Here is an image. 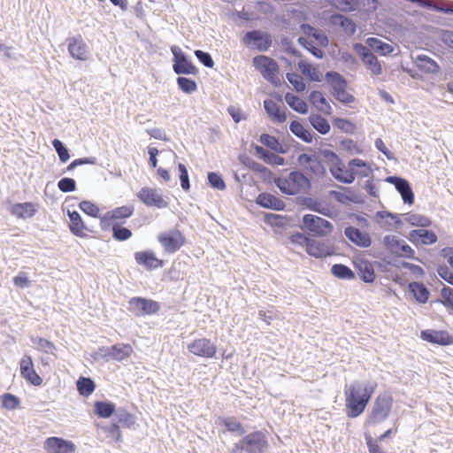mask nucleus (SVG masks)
I'll return each mask as SVG.
<instances>
[{"label": "nucleus", "instance_id": "f257e3e1", "mask_svg": "<svg viewBox=\"0 0 453 453\" xmlns=\"http://www.w3.org/2000/svg\"><path fill=\"white\" fill-rule=\"evenodd\" d=\"M377 388L375 382L353 381L344 388V411L349 418L361 416Z\"/></svg>", "mask_w": 453, "mask_h": 453}, {"label": "nucleus", "instance_id": "f03ea898", "mask_svg": "<svg viewBox=\"0 0 453 453\" xmlns=\"http://www.w3.org/2000/svg\"><path fill=\"white\" fill-rule=\"evenodd\" d=\"M393 403L394 399L391 394L388 392L379 394L366 417L365 426H374L387 420L391 414Z\"/></svg>", "mask_w": 453, "mask_h": 453}, {"label": "nucleus", "instance_id": "7ed1b4c3", "mask_svg": "<svg viewBox=\"0 0 453 453\" xmlns=\"http://www.w3.org/2000/svg\"><path fill=\"white\" fill-rule=\"evenodd\" d=\"M268 448V441L261 431L252 432L235 443L231 453H264Z\"/></svg>", "mask_w": 453, "mask_h": 453}, {"label": "nucleus", "instance_id": "20e7f679", "mask_svg": "<svg viewBox=\"0 0 453 453\" xmlns=\"http://www.w3.org/2000/svg\"><path fill=\"white\" fill-rule=\"evenodd\" d=\"M302 228L312 236L326 237L332 234L334 226L331 222L319 216L305 214L303 217Z\"/></svg>", "mask_w": 453, "mask_h": 453}, {"label": "nucleus", "instance_id": "39448f33", "mask_svg": "<svg viewBox=\"0 0 453 453\" xmlns=\"http://www.w3.org/2000/svg\"><path fill=\"white\" fill-rule=\"evenodd\" d=\"M276 185L284 194L297 195L309 186V180L301 173L292 172L288 177L276 180Z\"/></svg>", "mask_w": 453, "mask_h": 453}, {"label": "nucleus", "instance_id": "423d86ee", "mask_svg": "<svg viewBox=\"0 0 453 453\" xmlns=\"http://www.w3.org/2000/svg\"><path fill=\"white\" fill-rule=\"evenodd\" d=\"M325 158L332 175L339 181L343 183H351L355 180V173L348 169L341 158L333 151H326Z\"/></svg>", "mask_w": 453, "mask_h": 453}, {"label": "nucleus", "instance_id": "0eeeda50", "mask_svg": "<svg viewBox=\"0 0 453 453\" xmlns=\"http://www.w3.org/2000/svg\"><path fill=\"white\" fill-rule=\"evenodd\" d=\"M335 8L343 12L360 11L365 13L374 12L379 6L378 0H326Z\"/></svg>", "mask_w": 453, "mask_h": 453}, {"label": "nucleus", "instance_id": "6e6552de", "mask_svg": "<svg viewBox=\"0 0 453 453\" xmlns=\"http://www.w3.org/2000/svg\"><path fill=\"white\" fill-rule=\"evenodd\" d=\"M157 241L166 253L173 254L185 245L186 237L180 230L174 228L160 233Z\"/></svg>", "mask_w": 453, "mask_h": 453}, {"label": "nucleus", "instance_id": "1a4fd4ad", "mask_svg": "<svg viewBox=\"0 0 453 453\" xmlns=\"http://www.w3.org/2000/svg\"><path fill=\"white\" fill-rule=\"evenodd\" d=\"M253 65L265 80L275 85L279 83V65L274 59L259 55L253 58Z\"/></svg>", "mask_w": 453, "mask_h": 453}, {"label": "nucleus", "instance_id": "9d476101", "mask_svg": "<svg viewBox=\"0 0 453 453\" xmlns=\"http://www.w3.org/2000/svg\"><path fill=\"white\" fill-rule=\"evenodd\" d=\"M305 251L309 256L315 258H324L336 254V249L329 240H318L311 237Z\"/></svg>", "mask_w": 453, "mask_h": 453}, {"label": "nucleus", "instance_id": "9b49d317", "mask_svg": "<svg viewBox=\"0 0 453 453\" xmlns=\"http://www.w3.org/2000/svg\"><path fill=\"white\" fill-rule=\"evenodd\" d=\"M188 350L194 356L211 359L216 357L217 346L209 338L201 337L193 340L188 345Z\"/></svg>", "mask_w": 453, "mask_h": 453}, {"label": "nucleus", "instance_id": "f8f14e48", "mask_svg": "<svg viewBox=\"0 0 453 453\" xmlns=\"http://www.w3.org/2000/svg\"><path fill=\"white\" fill-rule=\"evenodd\" d=\"M134 211L133 205H124L112 209L100 218L102 230H109L114 222L130 218Z\"/></svg>", "mask_w": 453, "mask_h": 453}, {"label": "nucleus", "instance_id": "ddd939ff", "mask_svg": "<svg viewBox=\"0 0 453 453\" xmlns=\"http://www.w3.org/2000/svg\"><path fill=\"white\" fill-rule=\"evenodd\" d=\"M383 244L386 250L393 255L406 258L415 257V250L404 241L399 240L395 235L384 236Z\"/></svg>", "mask_w": 453, "mask_h": 453}, {"label": "nucleus", "instance_id": "4468645a", "mask_svg": "<svg viewBox=\"0 0 453 453\" xmlns=\"http://www.w3.org/2000/svg\"><path fill=\"white\" fill-rule=\"evenodd\" d=\"M128 304L129 311L138 317L156 314L160 309L157 302L143 297H132Z\"/></svg>", "mask_w": 453, "mask_h": 453}, {"label": "nucleus", "instance_id": "2eb2a0df", "mask_svg": "<svg viewBox=\"0 0 453 453\" xmlns=\"http://www.w3.org/2000/svg\"><path fill=\"white\" fill-rule=\"evenodd\" d=\"M264 107L273 122L284 123L287 120L286 108L280 96H272L265 100Z\"/></svg>", "mask_w": 453, "mask_h": 453}, {"label": "nucleus", "instance_id": "dca6fc26", "mask_svg": "<svg viewBox=\"0 0 453 453\" xmlns=\"http://www.w3.org/2000/svg\"><path fill=\"white\" fill-rule=\"evenodd\" d=\"M242 42L249 48L265 51L270 48L272 39L268 34L254 30L245 34Z\"/></svg>", "mask_w": 453, "mask_h": 453}, {"label": "nucleus", "instance_id": "f3484780", "mask_svg": "<svg viewBox=\"0 0 453 453\" xmlns=\"http://www.w3.org/2000/svg\"><path fill=\"white\" fill-rule=\"evenodd\" d=\"M138 199L148 207L165 208L168 203L157 188H142L136 194Z\"/></svg>", "mask_w": 453, "mask_h": 453}, {"label": "nucleus", "instance_id": "a211bd4d", "mask_svg": "<svg viewBox=\"0 0 453 453\" xmlns=\"http://www.w3.org/2000/svg\"><path fill=\"white\" fill-rule=\"evenodd\" d=\"M173 54V69L177 74H197L198 69L193 63L188 60L186 56L180 52L177 47L172 48Z\"/></svg>", "mask_w": 453, "mask_h": 453}, {"label": "nucleus", "instance_id": "6ab92c4d", "mask_svg": "<svg viewBox=\"0 0 453 453\" xmlns=\"http://www.w3.org/2000/svg\"><path fill=\"white\" fill-rule=\"evenodd\" d=\"M355 49L359 54L362 62L372 75L378 76L382 73L381 64L374 54L370 52L369 50L362 44H356Z\"/></svg>", "mask_w": 453, "mask_h": 453}, {"label": "nucleus", "instance_id": "aec40b11", "mask_svg": "<svg viewBox=\"0 0 453 453\" xmlns=\"http://www.w3.org/2000/svg\"><path fill=\"white\" fill-rule=\"evenodd\" d=\"M420 338L432 344L448 346L453 344V335L446 330L426 329L420 333Z\"/></svg>", "mask_w": 453, "mask_h": 453}, {"label": "nucleus", "instance_id": "412c9836", "mask_svg": "<svg viewBox=\"0 0 453 453\" xmlns=\"http://www.w3.org/2000/svg\"><path fill=\"white\" fill-rule=\"evenodd\" d=\"M20 375L28 383L34 386H41L42 384V379L39 376L34 367V362L32 357L28 355H25L19 362Z\"/></svg>", "mask_w": 453, "mask_h": 453}, {"label": "nucleus", "instance_id": "4be33fe9", "mask_svg": "<svg viewBox=\"0 0 453 453\" xmlns=\"http://www.w3.org/2000/svg\"><path fill=\"white\" fill-rule=\"evenodd\" d=\"M44 449L48 453H74L76 446L71 441L53 436L46 439Z\"/></svg>", "mask_w": 453, "mask_h": 453}, {"label": "nucleus", "instance_id": "5701e85b", "mask_svg": "<svg viewBox=\"0 0 453 453\" xmlns=\"http://www.w3.org/2000/svg\"><path fill=\"white\" fill-rule=\"evenodd\" d=\"M299 165L307 172L313 173L315 175H323L326 173L325 167L319 159V157L314 154H301L298 157Z\"/></svg>", "mask_w": 453, "mask_h": 453}, {"label": "nucleus", "instance_id": "b1692460", "mask_svg": "<svg viewBox=\"0 0 453 453\" xmlns=\"http://www.w3.org/2000/svg\"><path fill=\"white\" fill-rule=\"evenodd\" d=\"M408 239L415 246L432 245L438 240L436 234L432 230L420 229L412 230L409 233Z\"/></svg>", "mask_w": 453, "mask_h": 453}, {"label": "nucleus", "instance_id": "393cba45", "mask_svg": "<svg viewBox=\"0 0 453 453\" xmlns=\"http://www.w3.org/2000/svg\"><path fill=\"white\" fill-rule=\"evenodd\" d=\"M135 262L147 270H153L164 265V261L158 258L152 250L137 251L134 253Z\"/></svg>", "mask_w": 453, "mask_h": 453}, {"label": "nucleus", "instance_id": "a878e982", "mask_svg": "<svg viewBox=\"0 0 453 453\" xmlns=\"http://www.w3.org/2000/svg\"><path fill=\"white\" fill-rule=\"evenodd\" d=\"M67 49L70 56L76 60L86 61L88 58V47L81 36L69 38Z\"/></svg>", "mask_w": 453, "mask_h": 453}, {"label": "nucleus", "instance_id": "bb28decb", "mask_svg": "<svg viewBox=\"0 0 453 453\" xmlns=\"http://www.w3.org/2000/svg\"><path fill=\"white\" fill-rule=\"evenodd\" d=\"M388 181L394 184L396 190L401 194V196L405 203L412 204L414 203V195L410 183L400 177H389Z\"/></svg>", "mask_w": 453, "mask_h": 453}, {"label": "nucleus", "instance_id": "cd10ccee", "mask_svg": "<svg viewBox=\"0 0 453 453\" xmlns=\"http://www.w3.org/2000/svg\"><path fill=\"white\" fill-rule=\"evenodd\" d=\"M68 216L70 219L69 229L71 233L80 238H85L88 236L87 232L88 231L85 223L83 222L79 212L68 211Z\"/></svg>", "mask_w": 453, "mask_h": 453}, {"label": "nucleus", "instance_id": "c85d7f7f", "mask_svg": "<svg viewBox=\"0 0 453 453\" xmlns=\"http://www.w3.org/2000/svg\"><path fill=\"white\" fill-rule=\"evenodd\" d=\"M134 352L133 347L128 343L115 344L108 348L106 356L116 361L128 358Z\"/></svg>", "mask_w": 453, "mask_h": 453}, {"label": "nucleus", "instance_id": "c756f323", "mask_svg": "<svg viewBox=\"0 0 453 453\" xmlns=\"http://www.w3.org/2000/svg\"><path fill=\"white\" fill-rule=\"evenodd\" d=\"M345 235L356 245L360 247H369L371 238L367 233L362 232L354 226H349L344 231Z\"/></svg>", "mask_w": 453, "mask_h": 453}, {"label": "nucleus", "instance_id": "7c9ffc66", "mask_svg": "<svg viewBox=\"0 0 453 453\" xmlns=\"http://www.w3.org/2000/svg\"><path fill=\"white\" fill-rule=\"evenodd\" d=\"M417 69L426 74L436 73L440 67L439 65L431 58L426 55H418L414 60Z\"/></svg>", "mask_w": 453, "mask_h": 453}, {"label": "nucleus", "instance_id": "2f4dec72", "mask_svg": "<svg viewBox=\"0 0 453 453\" xmlns=\"http://www.w3.org/2000/svg\"><path fill=\"white\" fill-rule=\"evenodd\" d=\"M256 202L264 208L275 211H282L285 208V203L282 200L269 193L259 194Z\"/></svg>", "mask_w": 453, "mask_h": 453}, {"label": "nucleus", "instance_id": "473e14b6", "mask_svg": "<svg viewBox=\"0 0 453 453\" xmlns=\"http://www.w3.org/2000/svg\"><path fill=\"white\" fill-rule=\"evenodd\" d=\"M11 212L19 219H29L37 212V206L31 202L19 203L12 207Z\"/></svg>", "mask_w": 453, "mask_h": 453}, {"label": "nucleus", "instance_id": "72a5a7b5", "mask_svg": "<svg viewBox=\"0 0 453 453\" xmlns=\"http://www.w3.org/2000/svg\"><path fill=\"white\" fill-rule=\"evenodd\" d=\"M311 104L324 114L330 115L332 107L324 95L319 91H312L309 96Z\"/></svg>", "mask_w": 453, "mask_h": 453}, {"label": "nucleus", "instance_id": "f704fd0d", "mask_svg": "<svg viewBox=\"0 0 453 453\" xmlns=\"http://www.w3.org/2000/svg\"><path fill=\"white\" fill-rule=\"evenodd\" d=\"M368 47L382 56H388L394 51V47L376 37H369L365 41Z\"/></svg>", "mask_w": 453, "mask_h": 453}, {"label": "nucleus", "instance_id": "c9c22d12", "mask_svg": "<svg viewBox=\"0 0 453 453\" xmlns=\"http://www.w3.org/2000/svg\"><path fill=\"white\" fill-rule=\"evenodd\" d=\"M408 288L418 303H425L427 302L430 294L424 284L419 282H411L409 284Z\"/></svg>", "mask_w": 453, "mask_h": 453}, {"label": "nucleus", "instance_id": "e433bc0d", "mask_svg": "<svg viewBox=\"0 0 453 453\" xmlns=\"http://www.w3.org/2000/svg\"><path fill=\"white\" fill-rule=\"evenodd\" d=\"M95 413L102 418H110L115 411L116 406L111 402L96 401L94 403Z\"/></svg>", "mask_w": 453, "mask_h": 453}, {"label": "nucleus", "instance_id": "4c0bfd02", "mask_svg": "<svg viewBox=\"0 0 453 453\" xmlns=\"http://www.w3.org/2000/svg\"><path fill=\"white\" fill-rule=\"evenodd\" d=\"M285 101L294 111L304 114L308 111V105L304 100L291 93L285 95Z\"/></svg>", "mask_w": 453, "mask_h": 453}, {"label": "nucleus", "instance_id": "58836bf2", "mask_svg": "<svg viewBox=\"0 0 453 453\" xmlns=\"http://www.w3.org/2000/svg\"><path fill=\"white\" fill-rule=\"evenodd\" d=\"M331 22L334 25L341 26L348 35H353L356 32V24L349 19L341 14L331 16Z\"/></svg>", "mask_w": 453, "mask_h": 453}, {"label": "nucleus", "instance_id": "ea45409f", "mask_svg": "<svg viewBox=\"0 0 453 453\" xmlns=\"http://www.w3.org/2000/svg\"><path fill=\"white\" fill-rule=\"evenodd\" d=\"M290 131L298 138L305 142H311L313 136L311 133L304 127V126L297 120H294L290 124Z\"/></svg>", "mask_w": 453, "mask_h": 453}, {"label": "nucleus", "instance_id": "a19ab883", "mask_svg": "<svg viewBox=\"0 0 453 453\" xmlns=\"http://www.w3.org/2000/svg\"><path fill=\"white\" fill-rule=\"evenodd\" d=\"M404 221L414 226L427 227L430 226L432 221L429 218L418 214V213H407L404 215Z\"/></svg>", "mask_w": 453, "mask_h": 453}, {"label": "nucleus", "instance_id": "79ce46f5", "mask_svg": "<svg viewBox=\"0 0 453 453\" xmlns=\"http://www.w3.org/2000/svg\"><path fill=\"white\" fill-rule=\"evenodd\" d=\"M311 126L320 134H326L330 131L328 121L319 114H311L309 117Z\"/></svg>", "mask_w": 453, "mask_h": 453}, {"label": "nucleus", "instance_id": "37998d69", "mask_svg": "<svg viewBox=\"0 0 453 453\" xmlns=\"http://www.w3.org/2000/svg\"><path fill=\"white\" fill-rule=\"evenodd\" d=\"M78 392L83 396L90 395L96 388L95 382L90 378L80 377L76 383Z\"/></svg>", "mask_w": 453, "mask_h": 453}, {"label": "nucleus", "instance_id": "c03bdc74", "mask_svg": "<svg viewBox=\"0 0 453 453\" xmlns=\"http://www.w3.org/2000/svg\"><path fill=\"white\" fill-rule=\"evenodd\" d=\"M349 166L355 173L356 175L366 177L371 172L370 166L360 158H354L349 163Z\"/></svg>", "mask_w": 453, "mask_h": 453}, {"label": "nucleus", "instance_id": "a18cd8bd", "mask_svg": "<svg viewBox=\"0 0 453 453\" xmlns=\"http://www.w3.org/2000/svg\"><path fill=\"white\" fill-rule=\"evenodd\" d=\"M298 66L303 74L309 77L311 81H319L320 80L321 74L314 65L302 60L298 63Z\"/></svg>", "mask_w": 453, "mask_h": 453}, {"label": "nucleus", "instance_id": "49530a36", "mask_svg": "<svg viewBox=\"0 0 453 453\" xmlns=\"http://www.w3.org/2000/svg\"><path fill=\"white\" fill-rule=\"evenodd\" d=\"M221 422L226 430L231 433H238L240 434H243L245 433L242 424L234 417L223 418Z\"/></svg>", "mask_w": 453, "mask_h": 453}, {"label": "nucleus", "instance_id": "de8ad7c7", "mask_svg": "<svg viewBox=\"0 0 453 453\" xmlns=\"http://www.w3.org/2000/svg\"><path fill=\"white\" fill-rule=\"evenodd\" d=\"M1 405L6 410L13 411L20 406V400L11 393H4L1 395Z\"/></svg>", "mask_w": 453, "mask_h": 453}, {"label": "nucleus", "instance_id": "09e8293b", "mask_svg": "<svg viewBox=\"0 0 453 453\" xmlns=\"http://www.w3.org/2000/svg\"><path fill=\"white\" fill-rule=\"evenodd\" d=\"M359 276L365 282H373L375 280V273L373 267L369 263H362L359 265Z\"/></svg>", "mask_w": 453, "mask_h": 453}, {"label": "nucleus", "instance_id": "8fccbe9b", "mask_svg": "<svg viewBox=\"0 0 453 453\" xmlns=\"http://www.w3.org/2000/svg\"><path fill=\"white\" fill-rule=\"evenodd\" d=\"M332 273L340 279H354V273L346 265L336 264L332 266Z\"/></svg>", "mask_w": 453, "mask_h": 453}, {"label": "nucleus", "instance_id": "3c124183", "mask_svg": "<svg viewBox=\"0 0 453 453\" xmlns=\"http://www.w3.org/2000/svg\"><path fill=\"white\" fill-rule=\"evenodd\" d=\"M79 208L87 215L93 217V218H98L100 215V208L91 201H81L79 203Z\"/></svg>", "mask_w": 453, "mask_h": 453}, {"label": "nucleus", "instance_id": "603ef678", "mask_svg": "<svg viewBox=\"0 0 453 453\" xmlns=\"http://www.w3.org/2000/svg\"><path fill=\"white\" fill-rule=\"evenodd\" d=\"M177 84L179 88L187 94H192L193 92L196 91L197 85L195 81L186 78V77H178L177 78Z\"/></svg>", "mask_w": 453, "mask_h": 453}, {"label": "nucleus", "instance_id": "864d4df0", "mask_svg": "<svg viewBox=\"0 0 453 453\" xmlns=\"http://www.w3.org/2000/svg\"><path fill=\"white\" fill-rule=\"evenodd\" d=\"M301 29L308 36L314 37L320 44L326 45L327 43L326 36L318 32L313 27L308 24H303Z\"/></svg>", "mask_w": 453, "mask_h": 453}, {"label": "nucleus", "instance_id": "5fc2aeb1", "mask_svg": "<svg viewBox=\"0 0 453 453\" xmlns=\"http://www.w3.org/2000/svg\"><path fill=\"white\" fill-rule=\"evenodd\" d=\"M112 236L115 240L123 242L128 240L132 236V232L127 227L119 225H112Z\"/></svg>", "mask_w": 453, "mask_h": 453}, {"label": "nucleus", "instance_id": "6e6d98bb", "mask_svg": "<svg viewBox=\"0 0 453 453\" xmlns=\"http://www.w3.org/2000/svg\"><path fill=\"white\" fill-rule=\"evenodd\" d=\"M333 123L338 129L345 133L353 134L356 131V126L350 120L342 118H335Z\"/></svg>", "mask_w": 453, "mask_h": 453}, {"label": "nucleus", "instance_id": "4d7b16f0", "mask_svg": "<svg viewBox=\"0 0 453 453\" xmlns=\"http://www.w3.org/2000/svg\"><path fill=\"white\" fill-rule=\"evenodd\" d=\"M328 81L330 82V85L332 87L333 91L332 92H337L338 90L342 89L343 87H347V83L345 80L336 73H327Z\"/></svg>", "mask_w": 453, "mask_h": 453}, {"label": "nucleus", "instance_id": "13d9d810", "mask_svg": "<svg viewBox=\"0 0 453 453\" xmlns=\"http://www.w3.org/2000/svg\"><path fill=\"white\" fill-rule=\"evenodd\" d=\"M260 142L265 146L270 148L271 150L274 151H280V143L279 141L273 135L264 134L260 136Z\"/></svg>", "mask_w": 453, "mask_h": 453}, {"label": "nucleus", "instance_id": "bf43d9fd", "mask_svg": "<svg viewBox=\"0 0 453 453\" xmlns=\"http://www.w3.org/2000/svg\"><path fill=\"white\" fill-rule=\"evenodd\" d=\"M287 79L296 91L302 92L305 89L306 86L301 75L293 73H288Z\"/></svg>", "mask_w": 453, "mask_h": 453}, {"label": "nucleus", "instance_id": "052dcab7", "mask_svg": "<svg viewBox=\"0 0 453 453\" xmlns=\"http://www.w3.org/2000/svg\"><path fill=\"white\" fill-rule=\"evenodd\" d=\"M52 145L56 150L60 161L63 163L66 162L69 159L70 155L68 150L63 145L62 142L58 139H55L52 141Z\"/></svg>", "mask_w": 453, "mask_h": 453}, {"label": "nucleus", "instance_id": "680f3d73", "mask_svg": "<svg viewBox=\"0 0 453 453\" xmlns=\"http://www.w3.org/2000/svg\"><path fill=\"white\" fill-rule=\"evenodd\" d=\"M118 422L124 427L131 428L135 424V417L133 414L125 411L119 415Z\"/></svg>", "mask_w": 453, "mask_h": 453}, {"label": "nucleus", "instance_id": "e2e57ef3", "mask_svg": "<svg viewBox=\"0 0 453 453\" xmlns=\"http://www.w3.org/2000/svg\"><path fill=\"white\" fill-rule=\"evenodd\" d=\"M58 187L62 192H72L76 189V182L72 178H63L58 181Z\"/></svg>", "mask_w": 453, "mask_h": 453}, {"label": "nucleus", "instance_id": "0e129e2a", "mask_svg": "<svg viewBox=\"0 0 453 453\" xmlns=\"http://www.w3.org/2000/svg\"><path fill=\"white\" fill-rule=\"evenodd\" d=\"M208 180L211 186L219 190H223L226 188V183L223 180L222 177L216 173H210L208 174Z\"/></svg>", "mask_w": 453, "mask_h": 453}, {"label": "nucleus", "instance_id": "69168bd1", "mask_svg": "<svg viewBox=\"0 0 453 453\" xmlns=\"http://www.w3.org/2000/svg\"><path fill=\"white\" fill-rule=\"evenodd\" d=\"M333 96L340 102L349 104L354 102L355 98L347 91V87H343L337 92H332Z\"/></svg>", "mask_w": 453, "mask_h": 453}, {"label": "nucleus", "instance_id": "338daca9", "mask_svg": "<svg viewBox=\"0 0 453 453\" xmlns=\"http://www.w3.org/2000/svg\"><path fill=\"white\" fill-rule=\"evenodd\" d=\"M365 442L369 453H387L383 448L370 434H365Z\"/></svg>", "mask_w": 453, "mask_h": 453}, {"label": "nucleus", "instance_id": "774afa93", "mask_svg": "<svg viewBox=\"0 0 453 453\" xmlns=\"http://www.w3.org/2000/svg\"><path fill=\"white\" fill-rule=\"evenodd\" d=\"M441 296L443 298L444 305L450 307L453 310V288L444 287L441 289Z\"/></svg>", "mask_w": 453, "mask_h": 453}]
</instances>
